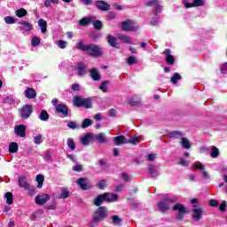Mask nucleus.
<instances>
[{"label":"nucleus","mask_w":227,"mask_h":227,"mask_svg":"<svg viewBox=\"0 0 227 227\" xmlns=\"http://www.w3.org/2000/svg\"><path fill=\"white\" fill-rule=\"evenodd\" d=\"M121 179L124 180V182H129L130 180V176H128L127 173H122L121 174Z\"/></svg>","instance_id":"60"},{"label":"nucleus","mask_w":227,"mask_h":227,"mask_svg":"<svg viewBox=\"0 0 227 227\" xmlns=\"http://www.w3.org/2000/svg\"><path fill=\"white\" fill-rule=\"evenodd\" d=\"M211 157L212 159H217V157H219V149L217 147H211Z\"/></svg>","instance_id":"36"},{"label":"nucleus","mask_w":227,"mask_h":227,"mask_svg":"<svg viewBox=\"0 0 227 227\" xmlns=\"http://www.w3.org/2000/svg\"><path fill=\"white\" fill-rule=\"evenodd\" d=\"M185 8H196V6H205V1L194 0L193 3H184Z\"/></svg>","instance_id":"18"},{"label":"nucleus","mask_w":227,"mask_h":227,"mask_svg":"<svg viewBox=\"0 0 227 227\" xmlns=\"http://www.w3.org/2000/svg\"><path fill=\"white\" fill-rule=\"evenodd\" d=\"M43 211L42 210H37L35 211V213H33L31 215H30V219L31 221H36V215H38V214H43Z\"/></svg>","instance_id":"47"},{"label":"nucleus","mask_w":227,"mask_h":227,"mask_svg":"<svg viewBox=\"0 0 227 227\" xmlns=\"http://www.w3.org/2000/svg\"><path fill=\"white\" fill-rule=\"evenodd\" d=\"M172 210L178 212V214L176 216V219H177V221H182V219H184L185 215L189 214L187 207H185V206H184V204L174 205V207H172Z\"/></svg>","instance_id":"5"},{"label":"nucleus","mask_w":227,"mask_h":227,"mask_svg":"<svg viewBox=\"0 0 227 227\" xmlns=\"http://www.w3.org/2000/svg\"><path fill=\"white\" fill-rule=\"evenodd\" d=\"M90 77L93 81H100L102 79L100 73L95 68L90 69Z\"/></svg>","instance_id":"24"},{"label":"nucleus","mask_w":227,"mask_h":227,"mask_svg":"<svg viewBox=\"0 0 227 227\" xmlns=\"http://www.w3.org/2000/svg\"><path fill=\"white\" fill-rule=\"evenodd\" d=\"M98 164L102 169H107L109 167L107 166V163L104 161L103 160H99Z\"/></svg>","instance_id":"55"},{"label":"nucleus","mask_w":227,"mask_h":227,"mask_svg":"<svg viewBox=\"0 0 227 227\" xmlns=\"http://www.w3.org/2000/svg\"><path fill=\"white\" fill-rule=\"evenodd\" d=\"M179 145L184 150H190V148L192 147V143H191V141L187 137H181Z\"/></svg>","instance_id":"15"},{"label":"nucleus","mask_w":227,"mask_h":227,"mask_svg":"<svg viewBox=\"0 0 227 227\" xmlns=\"http://www.w3.org/2000/svg\"><path fill=\"white\" fill-rule=\"evenodd\" d=\"M122 221L123 220L116 215L112 216V222H113L114 224H120L121 223H122Z\"/></svg>","instance_id":"41"},{"label":"nucleus","mask_w":227,"mask_h":227,"mask_svg":"<svg viewBox=\"0 0 227 227\" xmlns=\"http://www.w3.org/2000/svg\"><path fill=\"white\" fill-rule=\"evenodd\" d=\"M109 215V209L107 207L102 206L97 208L92 217V224H98L102 221H106Z\"/></svg>","instance_id":"1"},{"label":"nucleus","mask_w":227,"mask_h":227,"mask_svg":"<svg viewBox=\"0 0 227 227\" xmlns=\"http://www.w3.org/2000/svg\"><path fill=\"white\" fill-rule=\"evenodd\" d=\"M176 201V198H166L163 201H160L157 203V207L160 212H168L171 208L170 203H175Z\"/></svg>","instance_id":"3"},{"label":"nucleus","mask_w":227,"mask_h":227,"mask_svg":"<svg viewBox=\"0 0 227 227\" xmlns=\"http://www.w3.org/2000/svg\"><path fill=\"white\" fill-rule=\"evenodd\" d=\"M171 136H172L173 137H175L176 139H178V137H182L183 133L180 132V131H173V132L171 133Z\"/></svg>","instance_id":"53"},{"label":"nucleus","mask_w":227,"mask_h":227,"mask_svg":"<svg viewBox=\"0 0 227 227\" xmlns=\"http://www.w3.org/2000/svg\"><path fill=\"white\" fill-rule=\"evenodd\" d=\"M25 97L26 98H28L29 100H33L34 98H36V90L33 88H27L25 90Z\"/></svg>","instance_id":"17"},{"label":"nucleus","mask_w":227,"mask_h":227,"mask_svg":"<svg viewBox=\"0 0 227 227\" xmlns=\"http://www.w3.org/2000/svg\"><path fill=\"white\" fill-rule=\"evenodd\" d=\"M95 17H88L86 18V24H90V22H92V25L96 29H102L103 25L102 21L100 20H95Z\"/></svg>","instance_id":"14"},{"label":"nucleus","mask_w":227,"mask_h":227,"mask_svg":"<svg viewBox=\"0 0 227 227\" xmlns=\"http://www.w3.org/2000/svg\"><path fill=\"white\" fill-rule=\"evenodd\" d=\"M86 54L93 56L94 58H99L104 54L102 48L95 44H90L86 46Z\"/></svg>","instance_id":"2"},{"label":"nucleus","mask_w":227,"mask_h":227,"mask_svg":"<svg viewBox=\"0 0 227 227\" xmlns=\"http://www.w3.org/2000/svg\"><path fill=\"white\" fill-rule=\"evenodd\" d=\"M19 185H20V187H22L23 189H29V187H31V184H29V183H27V179H26V177L19 178Z\"/></svg>","instance_id":"27"},{"label":"nucleus","mask_w":227,"mask_h":227,"mask_svg":"<svg viewBox=\"0 0 227 227\" xmlns=\"http://www.w3.org/2000/svg\"><path fill=\"white\" fill-rule=\"evenodd\" d=\"M10 153H17L19 152V144L17 142H12L9 145Z\"/></svg>","instance_id":"29"},{"label":"nucleus","mask_w":227,"mask_h":227,"mask_svg":"<svg viewBox=\"0 0 227 227\" xmlns=\"http://www.w3.org/2000/svg\"><path fill=\"white\" fill-rule=\"evenodd\" d=\"M98 187H99L100 189H106V187H107V182L106 180H101L98 183Z\"/></svg>","instance_id":"51"},{"label":"nucleus","mask_w":227,"mask_h":227,"mask_svg":"<svg viewBox=\"0 0 227 227\" xmlns=\"http://www.w3.org/2000/svg\"><path fill=\"white\" fill-rule=\"evenodd\" d=\"M58 45L60 49H65L67 47V42L63 40H59L58 42Z\"/></svg>","instance_id":"56"},{"label":"nucleus","mask_w":227,"mask_h":227,"mask_svg":"<svg viewBox=\"0 0 227 227\" xmlns=\"http://www.w3.org/2000/svg\"><path fill=\"white\" fill-rule=\"evenodd\" d=\"M51 3H53L54 4H58V0H45L44 6L46 8H49V6H51Z\"/></svg>","instance_id":"50"},{"label":"nucleus","mask_w":227,"mask_h":227,"mask_svg":"<svg viewBox=\"0 0 227 227\" xmlns=\"http://www.w3.org/2000/svg\"><path fill=\"white\" fill-rule=\"evenodd\" d=\"M67 146L70 150H75V142H74L73 138L67 139Z\"/></svg>","instance_id":"44"},{"label":"nucleus","mask_w":227,"mask_h":227,"mask_svg":"<svg viewBox=\"0 0 227 227\" xmlns=\"http://www.w3.org/2000/svg\"><path fill=\"white\" fill-rule=\"evenodd\" d=\"M115 191L117 192H121V191H125V185L123 184H119L115 187Z\"/></svg>","instance_id":"57"},{"label":"nucleus","mask_w":227,"mask_h":227,"mask_svg":"<svg viewBox=\"0 0 227 227\" xmlns=\"http://www.w3.org/2000/svg\"><path fill=\"white\" fill-rule=\"evenodd\" d=\"M193 207L194 208L192 209V219L195 222L201 221L203 217V209L201 207H198L196 205H194Z\"/></svg>","instance_id":"7"},{"label":"nucleus","mask_w":227,"mask_h":227,"mask_svg":"<svg viewBox=\"0 0 227 227\" xmlns=\"http://www.w3.org/2000/svg\"><path fill=\"white\" fill-rule=\"evenodd\" d=\"M107 84H109V81L103 82L99 86V90H101V91H103L104 93H107L108 91Z\"/></svg>","instance_id":"39"},{"label":"nucleus","mask_w":227,"mask_h":227,"mask_svg":"<svg viewBox=\"0 0 227 227\" xmlns=\"http://www.w3.org/2000/svg\"><path fill=\"white\" fill-rule=\"evenodd\" d=\"M4 21L6 24H15L17 22V20L12 16H7L4 18Z\"/></svg>","instance_id":"42"},{"label":"nucleus","mask_w":227,"mask_h":227,"mask_svg":"<svg viewBox=\"0 0 227 227\" xmlns=\"http://www.w3.org/2000/svg\"><path fill=\"white\" fill-rule=\"evenodd\" d=\"M19 24L20 25V31H25V33H29L33 29V24L26 20L20 21Z\"/></svg>","instance_id":"13"},{"label":"nucleus","mask_w":227,"mask_h":227,"mask_svg":"<svg viewBox=\"0 0 227 227\" xmlns=\"http://www.w3.org/2000/svg\"><path fill=\"white\" fill-rule=\"evenodd\" d=\"M118 194L116 193H109V192H105V200L108 203H114V201H118Z\"/></svg>","instance_id":"16"},{"label":"nucleus","mask_w":227,"mask_h":227,"mask_svg":"<svg viewBox=\"0 0 227 227\" xmlns=\"http://www.w3.org/2000/svg\"><path fill=\"white\" fill-rule=\"evenodd\" d=\"M15 13L17 17H19L20 19H22V17H26V15H27V11H26V9L24 8H20L16 10Z\"/></svg>","instance_id":"34"},{"label":"nucleus","mask_w":227,"mask_h":227,"mask_svg":"<svg viewBox=\"0 0 227 227\" xmlns=\"http://www.w3.org/2000/svg\"><path fill=\"white\" fill-rule=\"evenodd\" d=\"M77 70H78V75L82 76V75H84L85 74V66H84V63L82 62H80L78 63L77 65Z\"/></svg>","instance_id":"33"},{"label":"nucleus","mask_w":227,"mask_h":227,"mask_svg":"<svg viewBox=\"0 0 227 227\" xmlns=\"http://www.w3.org/2000/svg\"><path fill=\"white\" fill-rule=\"evenodd\" d=\"M70 196V192L67 189H62L60 194L59 195V200H67Z\"/></svg>","instance_id":"31"},{"label":"nucleus","mask_w":227,"mask_h":227,"mask_svg":"<svg viewBox=\"0 0 227 227\" xmlns=\"http://www.w3.org/2000/svg\"><path fill=\"white\" fill-rule=\"evenodd\" d=\"M114 143H115L117 146H120V145H129V142L127 141V137H125V136H118L114 137Z\"/></svg>","instance_id":"19"},{"label":"nucleus","mask_w":227,"mask_h":227,"mask_svg":"<svg viewBox=\"0 0 227 227\" xmlns=\"http://www.w3.org/2000/svg\"><path fill=\"white\" fill-rule=\"evenodd\" d=\"M194 169H200V171H201V175L202 177L205 180H210V174H208V172H207V170L205 169V165L200 161H197L194 165H193Z\"/></svg>","instance_id":"8"},{"label":"nucleus","mask_w":227,"mask_h":227,"mask_svg":"<svg viewBox=\"0 0 227 227\" xmlns=\"http://www.w3.org/2000/svg\"><path fill=\"white\" fill-rule=\"evenodd\" d=\"M71 90L72 91H80L81 85H79L78 83H74L71 85Z\"/></svg>","instance_id":"54"},{"label":"nucleus","mask_w":227,"mask_h":227,"mask_svg":"<svg viewBox=\"0 0 227 227\" xmlns=\"http://www.w3.org/2000/svg\"><path fill=\"white\" fill-rule=\"evenodd\" d=\"M35 180L38 183V189H42V187H43V181L45 180V176H43V175L39 174L36 176Z\"/></svg>","instance_id":"30"},{"label":"nucleus","mask_w":227,"mask_h":227,"mask_svg":"<svg viewBox=\"0 0 227 227\" xmlns=\"http://www.w3.org/2000/svg\"><path fill=\"white\" fill-rule=\"evenodd\" d=\"M119 40H121L124 43H132V38H130V36L128 35H120Z\"/></svg>","instance_id":"38"},{"label":"nucleus","mask_w":227,"mask_h":227,"mask_svg":"<svg viewBox=\"0 0 227 227\" xmlns=\"http://www.w3.org/2000/svg\"><path fill=\"white\" fill-rule=\"evenodd\" d=\"M6 199V203L8 205H13V194L10 192H6L4 195Z\"/></svg>","instance_id":"35"},{"label":"nucleus","mask_w":227,"mask_h":227,"mask_svg":"<svg viewBox=\"0 0 227 227\" xmlns=\"http://www.w3.org/2000/svg\"><path fill=\"white\" fill-rule=\"evenodd\" d=\"M39 119H41L42 121H47V120H49V114L47 111L43 110L39 114Z\"/></svg>","instance_id":"37"},{"label":"nucleus","mask_w":227,"mask_h":227,"mask_svg":"<svg viewBox=\"0 0 227 227\" xmlns=\"http://www.w3.org/2000/svg\"><path fill=\"white\" fill-rule=\"evenodd\" d=\"M74 105L76 107H82V106H86V99L81 98V97L76 96L74 98Z\"/></svg>","instance_id":"23"},{"label":"nucleus","mask_w":227,"mask_h":227,"mask_svg":"<svg viewBox=\"0 0 227 227\" xmlns=\"http://www.w3.org/2000/svg\"><path fill=\"white\" fill-rule=\"evenodd\" d=\"M104 201H106V195L105 193L103 194H100V195H98L94 201H93V204L96 206V207H100V205H102V203H104Z\"/></svg>","instance_id":"22"},{"label":"nucleus","mask_w":227,"mask_h":227,"mask_svg":"<svg viewBox=\"0 0 227 227\" xmlns=\"http://www.w3.org/2000/svg\"><path fill=\"white\" fill-rule=\"evenodd\" d=\"M128 145H137L139 143V140L136 137H131L129 138H127Z\"/></svg>","instance_id":"43"},{"label":"nucleus","mask_w":227,"mask_h":227,"mask_svg":"<svg viewBox=\"0 0 227 227\" xmlns=\"http://www.w3.org/2000/svg\"><path fill=\"white\" fill-rule=\"evenodd\" d=\"M37 24L39 26V27L41 28V33H47V21H45V20L43 19H40L37 21Z\"/></svg>","instance_id":"26"},{"label":"nucleus","mask_w":227,"mask_h":227,"mask_svg":"<svg viewBox=\"0 0 227 227\" xmlns=\"http://www.w3.org/2000/svg\"><path fill=\"white\" fill-rule=\"evenodd\" d=\"M222 74H227V63L223 64L221 67Z\"/></svg>","instance_id":"63"},{"label":"nucleus","mask_w":227,"mask_h":227,"mask_svg":"<svg viewBox=\"0 0 227 227\" xmlns=\"http://www.w3.org/2000/svg\"><path fill=\"white\" fill-rule=\"evenodd\" d=\"M34 143L35 145H40L42 143V135H37L34 137Z\"/></svg>","instance_id":"52"},{"label":"nucleus","mask_w":227,"mask_h":227,"mask_svg":"<svg viewBox=\"0 0 227 227\" xmlns=\"http://www.w3.org/2000/svg\"><path fill=\"white\" fill-rule=\"evenodd\" d=\"M20 118L27 120L33 114V106L31 105H25L20 109Z\"/></svg>","instance_id":"6"},{"label":"nucleus","mask_w":227,"mask_h":227,"mask_svg":"<svg viewBox=\"0 0 227 227\" xmlns=\"http://www.w3.org/2000/svg\"><path fill=\"white\" fill-rule=\"evenodd\" d=\"M57 113H61L63 116H68V108L63 104H59L56 107Z\"/></svg>","instance_id":"21"},{"label":"nucleus","mask_w":227,"mask_h":227,"mask_svg":"<svg viewBox=\"0 0 227 227\" xmlns=\"http://www.w3.org/2000/svg\"><path fill=\"white\" fill-rule=\"evenodd\" d=\"M32 45H33V47H36V46H38V45H40V37H34L33 39H32Z\"/></svg>","instance_id":"48"},{"label":"nucleus","mask_w":227,"mask_h":227,"mask_svg":"<svg viewBox=\"0 0 227 227\" xmlns=\"http://www.w3.org/2000/svg\"><path fill=\"white\" fill-rule=\"evenodd\" d=\"M94 139H96V141L99 142V143H107L109 141V139L107 138V137H106V134L104 133H99L98 135H93L92 133H87L86 134V143H90V141H93Z\"/></svg>","instance_id":"4"},{"label":"nucleus","mask_w":227,"mask_h":227,"mask_svg":"<svg viewBox=\"0 0 227 227\" xmlns=\"http://www.w3.org/2000/svg\"><path fill=\"white\" fill-rule=\"evenodd\" d=\"M180 79H182V75H180L178 73H176L170 81L173 82V84H176L177 81H180Z\"/></svg>","instance_id":"40"},{"label":"nucleus","mask_w":227,"mask_h":227,"mask_svg":"<svg viewBox=\"0 0 227 227\" xmlns=\"http://www.w3.org/2000/svg\"><path fill=\"white\" fill-rule=\"evenodd\" d=\"M163 54L165 56V61L168 63V65H175V57L171 55V50L166 49L163 51Z\"/></svg>","instance_id":"12"},{"label":"nucleus","mask_w":227,"mask_h":227,"mask_svg":"<svg viewBox=\"0 0 227 227\" xmlns=\"http://www.w3.org/2000/svg\"><path fill=\"white\" fill-rule=\"evenodd\" d=\"M148 171L150 176H152L153 178L159 176V170L157 169V167L153 165H149Z\"/></svg>","instance_id":"25"},{"label":"nucleus","mask_w":227,"mask_h":227,"mask_svg":"<svg viewBox=\"0 0 227 227\" xmlns=\"http://www.w3.org/2000/svg\"><path fill=\"white\" fill-rule=\"evenodd\" d=\"M77 185L82 189V191H86V178H79L76 181Z\"/></svg>","instance_id":"32"},{"label":"nucleus","mask_w":227,"mask_h":227,"mask_svg":"<svg viewBox=\"0 0 227 227\" xmlns=\"http://www.w3.org/2000/svg\"><path fill=\"white\" fill-rule=\"evenodd\" d=\"M137 29H139V27L132 20H127L122 23L123 31H137Z\"/></svg>","instance_id":"9"},{"label":"nucleus","mask_w":227,"mask_h":227,"mask_svg":"<svg viewBox=\"0 0 227 227\" xmlns=\"http://www.w3.org/2000/svg\"><path fill=\"white\" fill-rule=\"evenodd\" d=\"M14 133L19 137H26V125L20 124L14 127Z\"/></svg>","instance_id":"10"},{"label":"nucleus","mask_w":227,"mask_h":227,"mask_svg":"<svg viewBox=\"0 0 227 227\" xmlns=\"http://www.w3.org/2000/svg\"><path fill=\"white\" fill-rule=\"evenodd\" d=\"M76 49H79V51H86V45H84V42L80 41L77 43Z\"/></svg>","instance_id":"46"},{"label":"nucleus","mask_w":227,"mask_h":227,"mask_svg":"<svg viewBox=\"0 0 227 227\" xmlns=\"http://www.w3.org/2000/svg\"><path fill=\"white\" fill-rule=\"evenodd\" d=\"M73 171H82V165H76L73 167Z\"/></svg>","instance_id":"62"},{"label":"nucleus","mask_w":227,"mask_h":227,"mask_svg":"<svg viewBox=\"0 0 227 227\" xmlns=\"http://www.w3.org/2000/svg\"><path fill=\"white\" fill-rule=\"evenodd\" d=\"M4 104H15V99H13V98L11 97H7L4 99Z\"/></svg>","instance_id":"49"},{"label":"nucleus","mask_w":227,"mask_h":227,"mask_svg":"<svg viewBox=\"0 0 227 227\" xmlns=\"http://www.w3.org/2000/svg\"><path fill=\"white\" fill-rule=\"evenodd\" d=\"M49 200H51V196H49V194L37 195L35 197V203L36 205H45Z\"/></svg>","instance_id":"11"},{"label":"nucleus","mask_w":227,"mask_h":227,"mask_svg":"<svg viewBox=\"0 0 227 227\" xmlns=\"http://www.w3.org/2000/svg\"><path fill=\"white\" fill-rule=\"evenodd\" d=\"M96 6L97 8H98V10H102L103 12H107L108 10L111 9V5H109V4L104 1L97 2Z\"/></svg>","instance_id":"20"},{"label":"nucleus","mask_w":227,"mask_h":227,"mask_svg":"<svg viewBox=\"0 0 227 227\" xmlns=\"http://www.w3.org/2000/svg\"><path fill=\"white\" fill-rule=\"evenodd\" d=\"M107 42L109 45H111V47H115V49H118V47H120V45L116 43V37H114L111 35H107Z\"/></svg>","instance_id":"28"},{"label":"nucleus","mask_w":227,"mask_h":227,"mask_svg":"<svg viewBox=\"0 0 227 227\" xmlns=\"http://www.w3.org/2000/svg\"><path fill=\"white\" fill-rule=\"evenodd\" d=\"M67 127H69V129H79V126H76L75 122L74 121H69L67 123Z\"/></svg>","instance_id":"59"},{"label":"nucleus","mask_w":227,"mask_h":227,"mask_svg":"<svg viewBox=\"0 0 227 227\" xmlns=\"http://www.w3.org/2000/svg\"><path fill=\"white\" fill-rule=\"evenodd\" d=\"M181 166H189V160H185L184 158H181L179 160Z\"/></svg>","instance_id":"61"},{"label":"nucleus","mask_w":227,"mask_h":227,"mask_svg":"<svg viewBox=\"0 0 227 227\" xmlns=\"http://www.w3.org/2000/svg\"><path fill=\"white\" fill-rule=\"evenodd\" d=\"M93 107L91 98L86 99V109H91Z\"/></svg>","instance_id":"58"},{"label":"nucleus","mask_w":227,"mask_h":227,"mask_svg":"<svg viewBox=\"0 0 227 227\" xmlns=\"http://www.w3.org/2000/svg\"><path fill=\"white\" fill-rule=\"evenodd\" d=\"M147 160H149V161L155 160V154H148L147 155Z\"/></svg>","instance_id":"64"},{"label":"nucleus","mask_w":227,"mask_h":227,"mask_svg":"<svg viewBox=\"0 0 227 227\" xmlns=\"http://www.w3.org/2000/svg\"><path fill=\"white\" fill-rule=\"evenodd\" d=\"M127 63L128 65H136V63H137V59H136V57L134 56L129 57L127 59Z\"/></svg>","instance_id":"45"}]
</instances>
